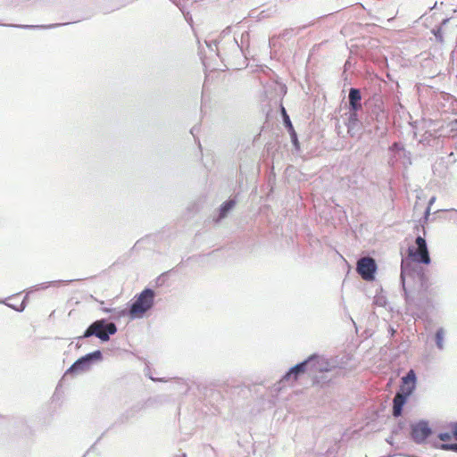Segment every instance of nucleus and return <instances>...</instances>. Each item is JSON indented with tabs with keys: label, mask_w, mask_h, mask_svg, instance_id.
<instances>
[{
	"label": "nucleus",
	"mask_w": 457,
	"mask_h": 457,
	"mask_svg": "<svg viewBox=\"0 0 457 457\" xmlns=\"http://www.w3.org/2000/svg\"><path fill=\"white\" fill-rule=\"evenodd\" d=\"M435 201H436V197L435 196L431 197L429 199V201H428V206L430 207L434 204Z\"/></svg>",
	"instance_id": "72a5a7b5"
},
{
	"label": "nucleus",
	"mask_w": 457,
	"mask_h": 457,
	"mask_svg": "<svg viewBox=\"0 0 457 457\" xmlns=\"http://www.w3.org/2000/svg\"><path fill=\"white\" fill-rule=\"evenodd\" d=\"M398 426H399V428L401 429L403 427V422H399Z\"/></svg>",
	"instance_id": "4c0bfd02"
},
{
	"label": "nucleus",
	"mask_w": 457,
	"mask_h": 457,
	"mask_svg": "<svg viewBox=\"0 0 457 457\" xmlns=\"http://www.w3.org/2000/svg\"><path fill=\"white\" fill-rule=\"evenodd\" d=\"M237 201L235 199L229 198L221 204L219 208V216L214 219L215 222H220L222 219L227 217L228 213L235 207Z\"/></svg>",
	"instance_id": "f8f14e48"
},
{
	"label": "nucleus",
	"mask_w": 457,
	"mask_h": 457,
	"mask_svg": "<svg viewBox=\"0 0 457 457\" xmlns=\"http://www.w3.org/2000/svg\"><path fill=\"white\" fill-rule=\"evenodd\" d=\"M448 428H451L452 436L457 441V421L449 423Z\"/></svg>",
	"instance_id": "a878e982"
},
{
	"label": "nucleus",
	"mask_w": 457,
	"mask_h": 457,
	"mask_svg": "<svg viewBox=\"0 0 457 457\" xmlns=\"http://www.w3.org/2000/svg\"><path fill=\"white\" fill-rule=\"evenodd\" d=\"M230 34V27L226 28L220 34V40L221 41L224 37L227 36H229Z\"/></svg>",
	"instance_id": "7c9ffc66"
},
{
	"label": "nucleus",
	"mask_w": 457,
	"mask_h": 457,
	"mask_svg": "<svg viewBox=\"0 0 457 457\" xmlns=\"http://www.w3.org/2000/svg\"><path fill=\"white\" fill-rule=\"evenodd\" d=\"M429 214H430V207L428 206L424 212V220H427L428 219Z\"/></svg>",
	"instance_id": "2f4dec72"
},
{
	"label": "nucleus",
	"mask_w": 457,
	"mask_h": 457,
	"mask_svg": "<svg viewBox=\"0 0 457 457\" xmlns=\"http://www.w3.org/2000/svg\"><path fill=\"white\" fill-rule=\"evenodd\" d=\"M117 330L115 323L109 322L106 319H100L92 322L84 331L83 335L76 337V339L81 340L83 338L96 337L102 342H107L110 340L111 336L116 334Z\"/></svg>",
	"instance_id": "20e7f679"
},
{
	"label": "nucleus",
	"mask_w": 457,
	"mask_h": 457,
	"mask_svg": "<svg viewBox=\"0 0 457 457\" xmlns=\"http://www.w3.org/2000/svg\"><path fill=\"white\" fill-rule=\"evenodd\" d=\"M388 331L391 334V336H394V334L395 333V330L392 327H389Z\"/></svg>",
	"instance_id": "f704fd0d"
},
{
	"label": "nucleus",
	"mask_w": 457,
	"mask_h": 457,
	"mask_svg": "<svg viewBox=\"0 0 457 457\" xmlns=\"http://www.w3.org/2000/svg\"><path fill=\"white\" fill-rule=\"evenodd\" d=\"M417 377L413 370H410L405 376L402 378L403 386L400 392H397L393 399L392 414L395 418H398L403 413L409 396L412 395L416 387Z\"/></svg>",
	"instance_id": "f03ea898"
},
{
	"label": "nucleus",
	"mask_w": 457,
	"mask_h": 457,
	"mask_svg": "<svg viewBox=\"0 0 457 457\" xmlns=\"http://www.w3.org/2000/svg\"><path fill=\"white\" fill-rule=\"evenodd\" d=\"M448 126L453 136H457V119L453 120Z\"/></svg>",
	"instance_id": "393cba45"
},
{
	"label": "nucleus",
	"mask_w": 457,
	"mask_h": 457,
	"mask_svg": "<svg viewBox=\"0 0 457 457\" xmlns=\"http://www.w3.org/2000/svg\"><path fill=\"white\" fill-rule=\"evenodd\" d=\"M289 130H290L291 141H292L293 145L296 148H298L299 147V142H298V139H297V135H296L295 131L294 130V129H291Z\"/></svg>",
	"instance_id": "bb28decb"
},
{
	"label": "nucleus",
	"mask_w": 457,
	"mask_h": 457,
	"mask_svg": "<svg viewBox=\"0 0 457 457\" xmlns=\"http://www.w3.org/2000/svg\"><path fill=\"white\" fill-rule=\"evenodd\" d=\"M178 457H182V454H181V455H179V456H178Z\"/></svg>",
	"instance_id": "ea45409f"
},
{
	"label": "nucleus",
	"mask_w": 457,
	"mask_h": 457,
	"mask_svg": "<svg viewBox=\"0 0 457 457\" xmlns=\"http://www.w3.org/2000/svg\"><path fill=\"white\" fill-rule=\"evenodd\" d=\"M304 361H309L306 365L307 373L309 374L313 375L317 372L322 373L331 370L328 361L316 353L312 354Z\"/></svg>",
	"instance_id": "6e6552de"
},
{
	"label": "nucleus",
	"mask_w": 457,
	"mask_h": 457,
	"mask_svg": "<svg viewBox=\"0 0 457 457\" xmlns=\"http://www.w3.org/2000/svg\"><path fill=\"white\" fill-rule=\"evenodd\" d=\"M386 115L385 112L378 107V112H377L376 117H375V123H379L381 125H385L386 123Z\"/></svg>",
	"instance_id": "a211bd4d"
},
{
	"label": "nucleus",
	"mask_w": 457,
	"mask_h": 457,
	"mask_svg": "<svg viewBox=\"0 0 457 457\" xmlns=\"http://www.w3.org/2000/svg\"><path fill=\"white\" fill-rule=\"evenodd\" d=\"M392 151H404V148L401 143L395 142L390 147Z\"/></svg>",
	"instance_id": "c756f323"
},
{
	"label": "nucleus",
	"mask_w": 457,
	"mask_h": 457,
	"mask_svg": "<svg viewBox=\"0 0 457 457\" xmlns=\"http://www.w3.org/2000/svg\"><path fill=\"white\" fill-rule=\"evenodd\" d=\"M309 361H303L297 364H295V366L291 367L284 375L283 377L281 378L279 383L280 384H285L286 382L289 381V380H293V381H295L298 379V378L307 372V368H306V365H307V362Z\"/></svg>",
	"instance_id": "1a4fd4ad"
},
{
	"label": "nucleus",
	"mask_w": 457,
	"mask_h": 457,
	"mask_svg": "<svg viewBox=\"0 0 457 457\" xmlns=\"http://www.w3.org/2000/svg\"><path fill=\"white\" fill-rule=\"evenodd\" d=\"M101 310L105 313H111L112 318L119 319L121 317L128 316L127 314V309H116V308H107L103 307Z\"/></svg>",
	"instance_id": "4468645a"
},
{
	"label": "nucleus",
	"mask_w": 457,
	"mask_h": 457,
	"mask_svg": "<svg viewBox=\"0 0 457 457\" xmlns=\"http://www.w3.org/2000/svg\"><path fill=\"white\" fill-rule=\"evenodd\" d=\"M61 24H52L49 26H34V25H16V24H3L0 23V26H8V27H15V28H21V29H35V28H54L57 26H60Z\"/></svg>",
	"instance_id": "dca6fc26"
},
{
	"label": "nucleus",
	"mask_w": 457,
	"mask_h": 457,
	"mask_svg": "<svg viewBox=\"0 0 457 457\" xmlns=\"http://www.w3.org/2000/svg\"><path fill=\"white\" fill-rule=\"evenodd\" d=\"M103 360V353L100 350H96L87 353L75 361L71 366L65 371L64 377L68 375L75 376L87 371L91 366Z\"/></svg>",
	"instance_id": "39448f33"
},
{
	"label": "nucleus",
	"mask_w": 457,
	"mask_h": 457,
	"mask_svg": "<svg viewBox=\"0 0 457 457\" xmlns=\"http://www.w3.org/2000/svg\"><path fill=\"white\" fill-rule=\"evenodd\" d=\"M0 303H3L2 301H0Z\"/></svg>",
	"instance_id": "a19ab883"
},
{
	"label": "nucleus",
	"mask_w": 457,
	"mask_h": 457,
	"mask_svg": "<svg viewBox=\"0 0 457 457\" xmlns=\"http://www.w3.org/2000/svg\"><path fill=\"white\" fill-rule=\"evenodd\" d=\"M374 129L381 137L384 136L386 133V130H387L386 124L385 125H381L379 123H375L374 124Z\"/></svg>",
	"instance_id": "4be33fe9"
},
{
	"label": "nucleus",
	"mask_w": 457,
	"mask_h": 457,
	"mask_svg": "<svg viewBox=\"0 0 457 457\" xmlns=\"http://www.w3.org/2000/svg\"><path fill=\"white\" fill-rule=\"evenodd\" d=\"M378 266L376 261L371 257H361L357 262V272L366 281H372Z\"/></svg>",
	"instance_id": "0eeeda50"
},
{
	"label": "nucleus",
	"mask_w": 457,
	"mask_h": 457,
	"mask_svg": "<svg viewBox=\"0 0 457 457\" xmlns=\"http://www.w3.org/2000/svg\"><path fill=\"white\" fill-rule=\"evenodd\" d=\"M220 43V41L219 40H212L206 42V46L211 51H215L218 55H220V48L219 47Z\"/></svg>",
	"instance_id": "aec40b11"
},
{
	"label": "nucleus",
	"mask_w": 457,
	"mask_h": 457,
	"mask_svg": "<svg viewBox=\"0 0 457 457\" xmlns=\"http://www.w3.org/2000/svg\"><path fill=\"white\" fill-rule=\"evenodd\" d=\"M155 292L146 287L134 298L127 310V314L131 320L143 318L154 305Z\"/></svg>",
	"instance_id": "7ed1b4c3"
},
{
	"label": "nucleus",
	"mask_w": 457,
	"mask_h": 457,
	"mask_svg": "<svg viewBox=\"0 0 457 457\" xmlns=\"http://www.w3.org/2000/svg\"><path fill=\"white\" fill-rule=\"evenodd\" d=\"M416 248H408V256L402 259L400 280L404 295L407 312L420 309V300H417L411 291L406 287V279H411L419 284V295L428 290V278L420 264H429L431 262L426 239L418 236L415 239Z\"/></svg>",
	"instance_id": "f257e3e1"
},
{
	"label": "nucleus",
	"mask_w": 457,
	"mask_h": 457,
	"mask_svg": "<svg viewBox=\"0 0 457 457\" xmlns=\"http://www.w3.org/2000/svg\"><path fill=\"white\" fill-rule=\"evenodd\" d=\"M349 111L358 112L361 109V94L359 88L351 87L348 94Z\"/></svg>",
	"instance_id": "9b49d317"
},
{
	"label": "nucleus",
	"mask_w": 457,
	"mask_h": 457,
	"mask_svg": "<svg viewBox=\"0 0 457 457\" xmlns=\"http://www.w3.org/2000/svg\"><path fill=\"white\" fill-rule=\"evenodd\" d=\"M282 112H283V119L286 127H287L289 129H293L292 123L290 121L289 116L287 114L286 110L284 107H282Z\"/></svg>",
	"instance_id": "5701e85b"
},
{
	"label": "nucleus",
	"mask_w": 457,
	"mask_h": 457,
	"mask_svg": "<svg viewBox=\"0 0 457 457\" xmlns=\"http://www.w3.org/2000/svg\"><path fill=\"white\" fill-rule=\"evenodd\" d=\"M386 441L388 444L393 445L392 438H387Z\"/></svg>",
	"instance_id": "e433bc0d"
},
{
	"label": "nucleus",
	"mask_w": 457,
	"mask_h": 457,
	"mask_svg": "<svg viewBox=\"0 0 457 457\" xmlns=\"http://www.w3.org/2000/svg\"><path fill=\"white\" fill-rule=\"evenodd\" d=\"M150 379H151V380H154V381H164V379H163V378H154V377H150Z\"/></svg>",
	"instance_id": "c9c22d12"
},
{
	"label": "nucleus",
	"mask_w": 457,
	"mask_h": 457,
	"mask_svg": "<svg viewBox=\"0 0 457 457\" xmlns=\"http://www.w3.org/2000/svg\"><path fill=\"white\" fill-rule=\"evenodd\" d=\"M141 410V406L136 405L132 408L127 410L124 413L121 414L120 420L121 422L128 421L130 418H133L136 413H137Z\"/></svg>",
	"instance_id": "2eb2a0df"
},
{
	"label": "nucleus",
	"mask_w": 457,
	"mask_h": 457,
	"mask_svg": "<svg viewBox=\"0 0 457 457\" xmlns=\"http://www.w3.org/2000/svg\"><path fill=\"white\" fill-rule=\"evenodd\" d=\"M182 457H187V454L186 453H182Z\"/></svg>",
	"instance_id": "58836bf2"
},
{
	"label": "nucleus",
	"mask_w": 457,
	"mask_h": 457,
	"mask_svg": "<svg viewBox=\"0 0 457 457\" xmlns=\"http://www.w3.org/2000/svg\"><path fill=\"white\" fill-rule=\"evenodd\" d=\"M437 437H438L441 441H443V442L446 443L447 441L451 440V438L453 437V436H452L450 433H448V432H441V433H439V434L437 435Z\"/></svg>",
	"instance_id": "b1692460"
},
{
	"label": "nucleus",
	"mask_w": 457,
	"mask_h": 457,
	"mask_svg": "<svg viewBox=\"0 0 457 457\" xmlns=\"http://www.w3.org/2000/svg\"><path fill=\"white\" fill-rule=\"evenodd\" d=\"M0 303H3L2 301H0Z\"/></svg>",
	"instance_id": "79ce46f5"
},
{
	"label": "nucleus",
	"mask_w": 457,
	"mask_h": 457,
	"mask_svg": "<svg viewBox=\"0 0 457 457\" xmlns=\"http://www.w3.org/2000/svg\"><path fill=\"white\" fill-rule=\"evenodd\" d=\"M440 449L444 451H451L457 453V442L456 443H443L440 445Z\"/></svg>",
	"instance_id": "412c9836"
},
{
	"label": "nucleus",
	"mask_w": 457,
	"mask_h": 457,
	"mask_svg": "<svg viewBox=\"0 0 457 457\" xmlns=\"http://www.w3.org/2000/svg\"><path fill=\"white\" fill-rule=\"evenodd\" d=\"M386 298L382 295H377L374 298V303L378 306H385L386 305Z\"/></svg>",
	"instance_id": "cd10ccee"
},
{
	"label": "nucleus",
	"mask_w": 457,
	"mask_h": 457,
	"mask_svg": "<svg viewBox=\"0 0 457 457\" xmlns=\"http://www.w3.org/2000/svg\"><path fill=\"white\" fill-rule=\"evenodd\" d=\"M434 34H435L436 37L437 38V40H439V41H442V40H443V39H442V36H441V34H440V29H438V30H437V32H435V31H434Z\"/></svg>",
	"instance_id": "473e14b6"
},
{
	"label": "nucleus",
	"mask_w": 457,
	"mask_h": 457,
	"mask_svg": "<svg viewBox=\"0 0 457 457\" xmlns=\"http://www.w3.org/2000/svg\"><path fill=\"white\" fill-rule=\"evenodd\" d=\"M62 283H64V281H62V280H54V281H50V282H45V283H41V284L37 285L35 287V289L36 290L46 289V288H48L51 286H57V285H60V284H62Z\"/></svg>",
	"instance_id": "f3484780"
},
{
	"label": "nucleus",
	"mask_w": 457,
	"mask_h": 457,
	"mask_svg": "<svg viewBox=\"0 0 457 457\" xmlns=\"http://www.w3.org/2000/svg\"><path fill=\"white\" fill-rule=\"evenodd\" d=\"M432 435L428 421L421 420L411 425V439L417 445L424 444Z\"/></svg>",
	"instance_id": "423d86ee"
},
{
	"label": "nucleus",
	"mask_w": 457,
	"mask_h": 457,
	"mask_svg": "<svg viewBox=\"0 0 457 457\" xmlns=\"http://www.w3.org/2000/svg\"><path fill=\"white\" fill-rule=\"evenodd\" d=\"M229 49L233 52H240L243 53L242 46L239 45L236 37H233L229 40Z\"/></svg>",
	"instance_id": "6ab92c4d"
},
{
	"label": "nucleus",
	"mask_w": 457,
	"mask_h": 457,
	"mask_svg": "<svg viewBox=\"0 0 457 457\" xmlns=\"http://www.w3.org/2000/svg\"><path fill=\"white\" fill-rule=\"evenodd\" d=\"M27 297H28L27 295L24 297V299H23V301H22V303H21V306H20L19 308H16V307L12 306V305H11V304H8V303H7V305H8L9 307H11V308L14 309V310H15V311H17V312H22V311L25 309V306H26L25 302H26V300H27Z\"/></svg>",
	"instance_id": "c85d7f7f"
},
{
	"label": "nucleus",
	"mask_w": 457,
	"mask_h": 457,
	"mask_svg": "<svg viewBox=\"0 0 457 457\" xmlns=\"http://www.w3.org/2000/svg\"><path fill=\"white\" fill-rule=\"evenodd\" d=\"M445 334H446V331L444 328H438L435 333V337H434V339H435V344H436V348L439 350V351H443L445 350Z\"/></svg>",
	"instance_id": "ddd939ff"
},
{
	"label": "nucleus",
	"mask_w": 457,
	"mask_h": 457,
	"mask_svg": "<svg viewBox=\"0 0 457 457\" xmlns=\"http://www.w3.org/2000/svg\"><path fill=\"white\" fill-rule=\"evenodd\" d=\"M347 127V133L351 137H356L360 135L361 130V122L358 117V112L349 111L347 122L345 123Z\"/></svg>",
	"instance_id": "9d476101"
}]
</instances>
